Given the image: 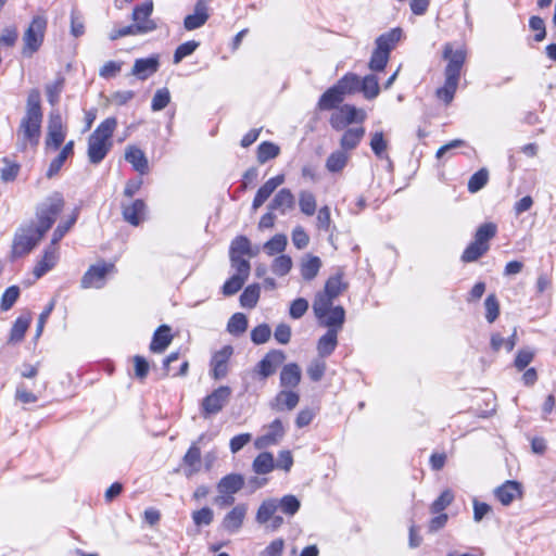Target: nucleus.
<instances>
[{
  "label": "nucleus",
  "mask_w": 556,
  "mask_h": 556,
  "mask_svg": "<svg viewBox=\"0 0 556 556\" xmlns=\"http://www.w3.org/2000/svg\"><path fill=\"white\" fill-rule=\"evenodd\" d=\"M42 110L38 89H31L27 97L25 114L16 130V146L26 151L36 148L41 137Z\"/></svg>",
  "instance_id": "f257e3e1"
},
{
  "label": "nucleus",
  "mask_w": 556,
  "mask_h": 556,
  "mask_svg": "<svg viewBox=\"0 0 556 556\" xmlns=\"http://www.w3.org/2000/svg\"><path fill=\"white\" fill-rule=\"evenodd\" d=\"M117 126L115 117L101 122L88 138V159L91 164L101 163L113 146L112 137Z\"/></svg>",
  "instance_id": "f03ea898"
},
{
  "label": "nucleus",
  "mask_w": 556,
  "mask_h": 556,
  "mask_svg": "<svg viewBox=\"0 0 556 556\" xmlns=\"http://www.w3.org/2000/svg\"><path fill=\"white\" fill-rule=\"evenodd\" d=\"M43 235L34 224L18 228L14 235L11 257L17 258L28 254L42 239Z\"/></svg>",
  "instance_id": "7ed1b4c3"
},
{
  "label": "nucleus",
  "mask_w": 556,
  "mask_h": 556,
  "mask_svg": "<svg viewBox=\"0 0 556 556\" xmlns=\"http://www.w3.org/2000/svg\"><path fill=\"white\" fill-rule=\"evenodd\" d=\"M47 28V18L42 15L35 16L24 33L23 54L30 56L41 47Z\"/></svg>",
  "instance_id": "20e7f679"
},
{
  "label": "nucleus",
  "mask_w": 556,
  "mask_h": 556,
  "mask_svg": "<svg viewBox=\"0 0 556 556\" xmlns=\"http://www.w3.org/2000/svg\"><path fill=\"white\" fill-rule=\"evenodd\" d=\"M63 207L64 199L60 193H54L48 198L45 203H42V205L37 210V227L41 232L46 233L51 228Z\"/></svg>",
  "instance_id": "39448f33"
},
{
  "label": "nucleus",
  "mask_w": 556,
  "mask_h": 556,
  "mask_svg": "<svg viewBox=\"0 0 556 556\" xmlns=\"http://www.w3.org/2000/svg\"><path fill=\"white\" fill-rule=\"evenodd\" d=\"M66 137V127L63 124L59 111H52L49 114L48 131L46 137V148L58 150Z\"/></svg>",
  "instance_id": "423d86ee"
},
{
  "label": "nucleus",
  "mask_w": 556,
  "mask_h": 556,
  "mask_svg": "<svg viewBox=\"0 0 556 556\" xmlns=\"http://www.w3.org/2000/svg\"><path fill=\"white\" fill-rule=\"evenodd\" d=\"M443 59L447 61L444 70V77L460 79V72L466 61V50L460 48L453 50L452 43L443 47Z\"/></svg>",
  "instance_id": "0eeeda50"
},
{
  "label": "nucleus",
  "mask_w": 556,
  "mask_h": 556,
  "mask_svg": "<svg viewBox=\"0 0 556 556\" xmlns=\"http://www.w3.org/2000/svg\"><path fill=\"white\" fill-rule=\"evenodd\" d=\"M230 396L231 389L227 386H222L214 390L211 394L206 395L202 401V410L204 417L219 413L229 402Z\"/></svg>",
  "instance_id": "6e6552de"
},
{
  "label": "nucleus",
  "mask_w": 556,
  "mask_h": 556,
  "mask_svg": "<svg viewBox=\"0 0 556 556\" xmlns=\"http://www.w3.org/2000/svg\"><path fill=\"white\" fill-rule=\"evenodd\" d=\"M114 268L113 264L104 262L90 266L81 278V288H102L105 285L106 275L112 273Z\"/></svg>",
  "instance_id": "1a4fd4ad"
},
{
  "label": "nucleus",
  "mask_w": 556,
  "mask_h": 556,
  "mask_svg": "<svg viewBox=\"0 0 556 556\" xmlns=\"http://www.w3.org/2000/svg\"><path fill=\"white\" fill-rule=\"evenodd\" d=\"M286 354L281 350H270L256 365L255 371L262 379L274 375L285 362Z\"/></svg>",
  "instance_id": "9d476101"
},
{
  "label": "nucleus",
  "mask_w": 556,
  "mask_h": 556,
  "mask_svg": "<svg viewBox=\"0 0 556 556\" xmlns=\"http://www.w3.org/2000/svg\"><path fill=\"white\" fill-rule=\"evenodd\" d=\"M285 433L286 430L281 420L275 419L266 427L265 433L256 438L254 445L258 450L267 448L277 444L283 438Z\"/></svg>",
  "instance_id": "9b49d317"
},
{
  "label": "nucleus",
  "mask_w": 556,
  "mask_h": 556,
  "mask_svg": "<svg viewBox=\"0 0 556 556\" xmlns=\"http://www.w3.org/2000/svg\"><path fill=\"white\" fill-rule=\"evenodd\" d=\"M233 353L231 345H225L215 352L211 359V375L215 380L226 377L228 372V362Z\"/></svg>",
  "instance_id": "f8f14e48"
},
{
  "label": "nucleus",
  "mask_w": 556,
  "mask_h": 556,
  "mask_svg": "<svg viewBox=\"0 0 556 556\" xmlns=\"http://www.w3.org/2000/svg\"><path fill=\"white\" fill-rule=\"evenodd\" d=\"M248 513V505L244 503L237 504L229 510L222 520V528L228 533H237L243 525Z\"/></svg>",
  "instance_id": "ddd939ff"
},
{
  "label": "nucleus",
  "mask_w": 556,
  "mask_h": 556,
  "mask_svg": "<svg viewBox=\"0 0 556 556\" xmlns=\"http://www.w3.org/2000/svg\"><path fill=\"white\" fill-rule=\"evenodd\" d=\"M147 206L143 200H135L131 203L122 204L124 219L132 226H139L146 216Z\"/></svg>",
  "instance_id": "4468645a"
},
{
  "label": "nucleus",
  "mask_w": 556,
  "mask_h": 556,
  "mask_svg": "<svg viewBox=\"0 0 556 556\" xmlns=\"http://www.w3.org/2000/svg\"><path fill=\"white\" fill-rule=\"evenodd\" d=\"M153 11L152 2H144L137 5L132 11V21L135 25L147 27L144 34L151 33L156 29V24L150 18Z\"/></svg>",
  "instance_id": "2eb2a0df"
},
{
  "label": "nucleus",
  "mask_w": 556,
  "mask_h": 556,
  "mask_svg": "<svg viewBox=\"0 0 556 556\" xmlns=\"http://www.w3.org/2000/svg\"><path fill=\"white\" fill-rule=\"evenodd\" d=\"M285 175L280 174L270 179H268L256 192L252 207L253 210L260 208L266 200L271 195V193L285 182Z\"/></svg>",
  "instance_id": "dca6fc26"
},
{
  "label": "nucleus",
  "mask_w": 556,
  "mask_h": 556,
  "mask_svg": "<svg viewBox=\"0 0 556 556\" xmlns=\"http://www.w3.org/2000/svg\"><path fill=\"white\" fill-rule=\"evenodd\" d=\"M208 17L206 1L199 0L194 5V12L185 17L184 26L187 30H194L203 26Z\"/></svg>",
  "instance_id": "f3484780"
},
{
  "label": "nucleus",
  "mask_w": 556,
  "mask_h": 556,
  "mask_svg": "<svg viewBox=\"0 0 556 556\" xmlns=\"http://www.w3.org/2000/svg\"><path fill=\"white\" fill-rule=\"evenodd\" d=\"M59 260V248L58 245H50L45 250L41 260L37 263L34 268V276L36 278L42 277L46 273L51 270L58 263Z\"/></svg>",
  "instance_id": "a211bd4d"
},
{
  "label": "nucleus",
  "mask_w": 556,
  "mask_h": 556,
  "mask_svg": "<svg viewBox=\"0 0 556 556\" xmlns=\"http://www.w3.org/2000/svg\"><path fill=\"white\" fill-rule=\"evenodd\" d=\"M294 206V195L290 189H280L268 205L270 211H279L285 215L289 210Z\"/></svg>",
  "instance_id": "6ab92c4d"
},
{
  "label": "nucleus",
  "mask_w": 556,
  "mask_h": 556,
  "mask_svg": "<svg viewBox=\"0 0 556 556\" xmlns=\"http://www.w3.org/2000/svg\"><path fill=\"white\" fill-rule=\"evenodd\" d=\"M125 160L132 165V167L140 173L141 175H144L149 170V164L148 159L144 154V152L135 147L130 146L125 151Z\"/></svg>",
  "instance_id": "aec40b11"
},
{
  "label": "nucleus",
  "mask_w": 556,
  "mask_h": 556,
  "mask_svg": "<svg viewBox=\"0 0 556 556\" xmlns=\"http://www.w3.org/2000/svg\"><path fill=\"white\" fill-rule=\"evenodd\" d=\"M521 485L517 481H506L501 486L496 488L494 493L496 498L503 505H509L517 496L521 494Z\"/></svg>",
  "instance_id": "412c9836"
},
{
  "label": "nucleus",
  "mask_w": 556,
  "mask_h": 556,
  "mask_svg": "<svg viewBox=\"0 0 556 556\" xmlns=\"http://www.w3.org/2000/svg\"><path fill=\"white\" fill-rule=\"evenodd\" d=\"M244 485V479L239 473H230L223 477L217 483V492L219 494H231L238 493Z\"/></svg>",
  "instance_id": "4be33fe9"
},
{
  "label": "nucleus",
  "mask_w": 556,
  "mask_h": 556,
  "mask_svg": "<svg viewBox=\"0 0 556 556\" xmlns=\"http://www.w3.org/2000/svg\"><path fill=\"white\" fill-rule=\"evenodd\" d=\"M173 337L170 334V328L166 325L160 326L152 338L150 350L153 353H162L170 344Z\"/></svg>",
  "instance_id": "5701e85b"
},
{
  "label": "nucleus",
  "mask_w": 556,
  "mask_h": 556,
  "mask_svg": "<svg viewBox=\"0 0 556 556\" xmlns=\"http://www.w3.org/2000/svg\"><path fill=\"white\" fill-rule=\"evenodd\" d=\"M301 368L295 363L285 365L280 372V384L283 388H295L301 381Z\"/></svg>",
  "instance_id": "b1692460"
},
{
  "label": "nucleus",
  "mask_w": 556,
  "mask_h": 556,
  "mask_svg": "<svg viewBox=\"0 0 556 556\" xmlns=\"http://www.w3.org/2000/svg\"><path fill=\"white\" fill-rule=\"evenodd\" d=\"M159 68V58L151 56L147 59H138L132 66V74L140 79H146Z\"/></svg>",
  "instance_id": "393cba45"
},
{
  "label": "nucleus",
  "mask_w": 556,
  "mask_h": 556,
  "mask_svg": "<svg viewBox=\"0 0 556 556\" xmlns=\"http://www.w3.org/2000/svg\"><path fill=\"white\" fill-rule=\"evenodd\" d=\"M338 345V330L328 329V331L319 338L317 343V352L320 357H327L333 353Z\"/></svg>",
  "instance_id": "a878e982"
},
{
  "label": "nucleus",
  "mask_w": 556,
  "mask_h": 556,
  "mask_svg": "<svg viewBox=\"0 0 556 556\" xmlns=\"http://www.w3.org/2000/svg\"><path fill=\"white\" fill-rule=\"evenodd\" d=\"M402 29L396 27L391 30L380 35L376 39V49L380 51H384L390 54L391 50L395 47V45L401 40Z\"/></svg>",
  "instance_id": "bb28decb"
},
{
  "label": "nucleus",
  "mask_w": 556,
  "mask_h": 556,
  "mask_svg": "<svg viewBox=\"0 0 556 556\" xmlns=\"http://www.w3.org/2000/svg\"><path fill=\"white\" fill-rule=\"evenodd\" d=\"M364 135V127H353L346 129L340 140L341 150L348 153V151L356 149Z\"/></svg>",
  "instance_id": "cd10ccee"
},
{
  "label": "nucleus",
  "mask_w": 556,
  "mask_h": 556,
  "mask_svg": "<svg viewBox=\"0 0 556 556\" xmlns=\"http://www.w3.org/2000/svg\"><path fill=\"white\" fill-rule=\"evenodd\" d=\"M201 451L197 443H193L185 454L182 462L186 466L185 475L191 477L200 470Z\"/></svg>",
  "instance_id": "c85d7f7f"
},
{
  "label": "nucleus",
  "mask_w": 556,
  "mask_h": 556,
  "mask_svg": "<svg viewBox=\"0 0 556 556\" xmlns=\"http://www.w3.org/2000/svg\"><path fill=\"white\" fill-rule=\"evenodd\" d=\"M300 396L293 391L282 390L276 397L275 402L271 403V407L276 410H292L299 403Z\"/></svg>",
  "instance_id": "c756f323"
},
{
  "label": "nucleus",
  "mask_w": 556,
  "mask_h": 556,
  "mask_svg": "<svg viewBox=\"0 0 556 556\" xmlns=\"http://www.w3.org/2000/svg\"><path fill=\"white\" fill-rule=\"evenodd\" d=\"M370 148L374 154L381 160H387L389 162L390 167H392V162L387 153L389 148V142L384 138L382 131H375L370 135Z\"/></svg>",
  "instance_id": "7c9ffc66"
},
{
  "label": "nucleus",
  "mask_w": 556,
  "mask_h": 556,
  "mask_svg": "<svg viewBox=\"0 0 556 556\" xmlns=\"http://www.w3.org/2000/svg\"><path fill=\"white\" fill-rule=\"evenodd\" d=\"M343 276L344 273L341 268H339L334 275L330 276L325 285V293L336 299L345 291L348 289V282L343 281Z\"/></svg>",
  "instance_id": "2f4dec72"
},
{
  "label": "nucleus",
  "mask_w": 556,
  "mask_h": 556,
  "mask_svg": "<svg viewBox=\"0 0 556 556\" xmlns=\"http://www.w3.org/2000/svg\"><path fill=\"white\" fill-rule=\"evenodd\" d=\"M243 255L254 257L256 252H253L251 241L245 236H237L230 243L229 256L242 257Z\"/></svg>",
  "instance_id": "473e14b6"
},
{
  "label": "nucleus",
  "mask_w": 556,
  "mask_h": 556,
  "mask_svg": "<svg viewBox=\"0 0 556 556\" xmlns=\"http://www.w3.org/2000/svg\"><path fill=\"white\" fill-rule=\"evenodd\" d=\"M343 97L342 91H340L337 85H334L323 93L318 101V108L321 111L334 109L343 101Z\"/></svg>",
  "instance_id": "72a5a7b5"
},
{
  "label": "nucleus",
  "mask_w": 556,
  "mask_h": 556,
  "mask_svg": "<svg viewBox=\"0 0 556 556\" xmlns=\"http://www.w3.org/2000/svg\"><path fill=\"white\" fill-rule=\"evenodd\" d=\"M31 321V316L29 313L25 315H21L13 324L10 333V342L16 343L21 342L24 339L25 332L27 331L29 324Z\"/></svg>",
  "instance_id": "f704fd0d"
},
{
  "label": "nucleus",
  "mask_w": 556,
  "mask_h": 556,
  "mask_svg": "<svg viewBox=\"0 0 556 556\" xmlns=\"http://www.w3.org/2000/svg\"><path fill=\"white\" fill-rule=\"evenodd\" d=\"M349 162V154L343 150H337L326 160V168L330 173H340Z\"/></svg>",
  "instance_id": "c9c22d12"
},
{
  "label": "nucleus",
  "mask_w": 556,
  "mask_h": 556,
  "mask_svg": "<svg viewBox=\"0 0 556 556\" xmlns=\"http://www.w3.org/2000/svg\"><path fill=\"white\" fill-rule=\"evenodd\" d=\"M323 319V324L329 329H337L339 331L345 320V311L342 306L331 307Z\"/></svg>",
  "instance_id": "e433bc0d"
},
{
  "label": "nucleus",
  "mask_w": 556,
  "mask_h": 556,
  "mask_svg": "<svg viewBox=\"0 0 556 556\" xmlns=\"http://www.w3.org/2000/svg\"><path fill=\"white\" fill-rule=\"evenodd\" d=\"M278 510V500L268 498L265 500L258 507L256 513V521L261 525H266L269 522L270 518Z\"/></svg>",
  "instance_id": "4c0bfd02"
},
{
  "label": "nucleus",
  "mask_w": 556,
  "mask_h": 556,
  "mask_svg": "<svg viewBox=\"0 0 556 556\" xmlns=\"http://www.w3.org/2000/svg\"><path fill=\"white\" fill-rule=\"evenodd\" d=\"M459 79L445 77L444 85L437 89V98L443 101L445 104H450L456 93Z\"/></svg>",
  "instance_id": "58836bf2"
},
{
  "label": "nucleus",
  "mask_w": 556,
  "mask_h": 556,
  "mask_svg": "<svg viewBox=\"0 0 556 556\" xmlns=\"http://www.w3.org/2000/svg\"><path fill=\"white\" fill-rule=\"evenodd\" d=\"M299 207L306 216H313L316 213L317 201L313 192L301 190L299 192Z\"/></svg>",
  "instance_id": "ea45409f"
},
{
  "label": "nucleus",
  "mask_w": 556,
  "mask_h": 556,
  "mask_svg": "<svg viewBox=\"0 0 556 556\" xmlns=\"http://www.w3.org/2000/svg\"><path fill=\"white\" fill-rule=\"evenodd\" d=\"M359 91H362L364 97L368 100L377 98L380 92L377 76L370 74L366 75L363 79H361Z\"/></svg>",
  "instance_id": "a19ab883"
},
{
  "label": "nucleus",
  "mask_w": 556,
  "mask_h": 556,
  "mask_svg": "<svg viewBox=\"0 0 556 556\" xmlns=\"http://www.w3.org/2000/svg\"><path fill=\"white\" fill-rule=\"evenodd\" d=\"M321 267V261L318 256H308L301 264V275L305 280L314 279Z\"/></svg>",
  "instance_id": "79ce46f5"
},
{
  "label": "nucleus",
  "mask_w": 556,
  "mask_h": 556,
  "mask_svg": "<svg viewBox=\"0 0 556 556\" xmlns=\"http://www.w3.org/2000/svg\"><path fill=\"white\" fill-rule=\"evenodd\" d=\"M489 249L490 245H482L473 240L463 252L462 261L465 263L476 262L481 256H483L489 251Z\"/></svg>",
  "instance_id": "37998d69"
},
{
  "label": "nucleus",
  "mask_w": 556,
  "mask_h": 556,
  "mask_svg": "<svg viewBox=\"0 0 556 556\" xmlns=\"http://www.w3.org/2000/svg\"><path fill=\"white\" fill-rule=\"evenodd\" d=\"M279 153L280 148L277 144L270 141H264L257 148V161L264 164L269 160L276 159Z\"/></svg>",
  "instance_id": "c03bdc74"
},
{
  "label": "nucleus",
  "mask_w": 556,
  "mask_h": 556,
  "mask_svg": "<svg viewBox=\"0 0 556 556\" xmlns=\"http://www.w3.org/2000/svg\"><path fill=\"white\" fill-rule=\"evenodd\" d=\"M275 467L274 457L270 453L264 452L257 455L253 462V470L258 475H266Z\"/></svg>",
  "instance_id": "a18cd8bd"
},
{
  "label": "nucleus",
  "mask_w": 556,
  "mask_h": 556,
  "mask_svg": "<svg viewBox=\"0 0 556 556\" xmlns=\"http://www.w3.org/2000/svg\"><path fill=\"white\" fill-rule=\"evenodd\" d=\"M333 298H330L327 293H319L313 304V309L318 319H323L328 314V311L332 307Z\"/></svg>",
  "instance_id": "49530a36"
},
{
  "label": "nucleus",
  "mask_w": 556,
  "mask_h": 556,
  "mask_svg": "<svg viewBox=\"0 0 556 556\" xmlns=\"http://www.w3.org/2000/svg\"><path fill=\"white\" fill-rule=\"evenodd\" d=\"M336 85L343 96L345 93H354L359 91L361 78L355 74H346Z\"/></svg>",
  "instance_id": "de8ad7c7"
},
{
  "label": "nucleus",
  "mask_w": 556,
  "mask_h": 556,
  "mask_svg": "<svg viewBox=\"0 0 556 556\" xmlns=\"http://www.w3.org/2000/svg\"><path fill=\"white\" fill-rule=\"evenodd\" d=\"M260 299V286L250 285L240 295V304L247 308H253Z\"/></svg>",
  "instance_id": "09e8293b"
},
{
  "label": "nucleus",
  "mask_w": 556,
  "mask_h": 556,
  "mask_svg": "<svg viewBox=\"0 0 556 556\" xmlns=\"http://www.w3.org/2000/svg\"><path fill=\"white\" fill-rule=\"evenodd\" d=\"M496 225L493 223L482 224L475 233V241L480 244L490 245L489 241L496 235Z\"/></svg>",
  "instance_id": "8fccbe9b"
},
{
  "label": "nucleus",
  "mask_w": 556,
  "mask_h": 556,
  "mask_svg": "<svg viewBox=\"0 0 556 556\" xmlns=\"http://www.w3.org/2000/svg\"><path fill=\"white\" fill-rule=\"evenodd\" d=\"M146 29H147V27L131 24V25L124 26V27H121L117 29H113L109 34V39L114 41V40H117L118 38L126 37V36L144 35Z\"/></svg>",
  "instance_id": "3c124183"
},
{
  "label": "nucleus",
  "mask_w": 556,
  "mask_h": 556,
  "mask_svg": "<svg viewBox=\"0 0 556 556\" xmlns=\"http://www.w3.org/2000/svg\"><path fill=\"white\" fill-rule=\"evenodd\" d=\"M248 328V319L244 314L242 313H236L233 314L227 325V330L231 334H241L243 333Z\"/></svg>",
  "instance_id": "603ef678"
},
{
  "label": "nucleus",
  "mask_w": 556,
  "mask_h": 556,
  "mask_svg": "<svg viewBox=\"0 0 556 556\" xmlns=\"http://www.w3.org/2000/svg\"><path fill=\"white\" fill-rule=\"evenodd\" d=\"M300 507L301 503L294 495H285L278 501V509L288 516L295 515Z\"/></svg>",
  "instance_id": "864d4df0"
},
{
  "label": "nucleus",
  "mask_w": 556,
  "mask_h": 556,
  "mask_svg": "<svg viewBox=\"0 0 556 556\" xmlns=\"http://www.w3.org/2000/svg\"><path fill=\"white\" fill-rule=\"evenodd\" d=\"M489 180V172L486 168H481L476 172L468 181V190L471 193H476L481 190Z\"/></svg>",
  "instance_id": "5fc2aeb1"
},
{
  "label": "nucleus",
  "mask_w": 556,
  "mask_h": 556,
  "mask_svg": "<svg viewBox=\"0 0 556 556\" xmlns=\"http://www.w3.org/2000/svg\"><path fill=\"white\" fill-rule=\"evenodd\" d=\"M199 46L200 42L195 40L186 41L179 45L174 52V64L180 63L186 56L192 54L198 49Z\"/></svg>",
  "instance_id": "6e6d98bb"
},
{
  "label": "nucleus",
  "mask_w": 556,
  "mask_h": 556,
  "mask_svg": "<svg viewBox=\"0 0 556 556\" xmlns=\"http://www.w3.org/2000/svg\"><path fill=\"white\" fill-rule=\"evenodd\" d=\"M287 242V237L279 233L264 244V250L268 255H275L285 251Z\"/></svg>",
  "instance_id": "4d7b16f0"
},
{
  "label": "nucleus",
  "mask_w": 556,
  "mask_h": 556,
  "mask_svg": "<svg viewBox=\"0 0 556 556\" xmlns=\"http://www.w3.org/2000/svg\"><path fill=\"white\" fill-rule=\"evenodd\" d=\"M77 210L73 213V215L64 223H61L53 231L51 244L58 245V243L62 240V238L66 235V232L73 227V225L77 220Z\"/></svg>",
  "instance_id": "13d9d810"
},
{
  "label": "nucleus",
  "mask_w": 556,
  "mask_h": 556,
  "mask_svg": "<svg viewBox=\"0 0 556 556\" xmlns=\"http://www.w3.org/2000/svg\"><path fill=\"white\" fill-rule=\"evenodd\" d=\"M485 318L492 324L500 315V303L495 294H489L484 301Z\"/></svg>",
  "instance_id": "bf43d9fd"
},
{
  "label": "nucleus",
  "mask_w": 556,
  "mask_h": 556,
  "mask_svg": "<svg viewBox=\"0 0 556 556\" xmlns=\"http://www.w3.org/2000/svg\"><path fill=\"white\" fill-rule=\"evenodd\" d=\"M20 295V289L16 286L9 287L1 296L0 309L3 312L9 311Z\"/></svg>",
  "instance_id": "052dcab7"
},
{
  "label": "nucleus",
  "mask_w": 556,
  "mask_h": 556,
  "mask_svg": "<svg viewBox=\"0 0 556 556\" xmlns=\"http://www.w3.org/2000/svg\"><path fill=\"white\" fill-rule=\"evenodd\" d=\"M292 268V260L288 255H280L273 262L271 269L277 276H286Z\"/></svg>",
  "instance_id": "680f3d73"
},
{
  "label": "nucleus",
  "mask_w": 556,
  "mask_h": 556,
  "mask_svg": "<svg viewBox=\"0 0 556 556\" xmlns=\"http://www.w3.org/2000/svg\"><path fill=\"white\" fill-rule=\"evenodd\" d=\"M389 56L390 54L386 53L384 51L375 49L369 61V68L374 72L383 71L389 61Z\"/></svg>",
  "instance_id": "e2e57ef3"
},
{
  "label": "nucleus",
  "mask_w": 556,
  "mask_h": 556,
  "mask_svg": "<svg viewBox=\"0 0 556 556\" xmlns=\"http://www.w3.org/2000/svg\"><path fill=\"white\" fill-rule=\"evenodd\" d=\"M248 279L238 275H232L223 286V294L230 296L236 294L243 287Z\"/></svg>",
  "instance_id": "0e129e2a"
},
{
  "label": "nucleus",
  "mask_w": 556,
  "mask_h": 556,
  "mask_svg": "<svg viewBox=\"0 0 556 556\" xmlns=\"http://www.w3.org/2000/svg\"><path fill=\"white\" fill-rule=\"evenodd\" d=\"M170 101V93L167 88L156 90L152 98L151 109L152 111H161L165 109Z\"/></svg>",
  "instance_id": "69168bd1"
},
{
  "label": "nucleus",
  "mask_w": 556,
  "mask_h": 556,
  "mask_svg": "<svg viewBox=\"0 0 556 556\" xmlns=\"http://www.w3.org/2000/svg\"><path fill=\"white\" fill-rule=\"evenodd\" d=\"M454 500V494L451 490H445L441 495L432 503L430 510L432 514H439L443 511Z\"/></svg>",
  "instance_id": "338daca9"
},
{
  "label": "nucleus",
  "mask_w": 556,
  "mask_h": 556,
  "mask_svg": "<svg viewBox=\"0 0 556 556\" xmlns=\"http://www.w3.org/2000/svg\"><path fill=\"white\" fill-rule=\"evenodd\" d=\"M271 334V329L267 324H261L251 331V340L254 344L266 343Z\"/></svg>",
  "instance_id": "774afa93"
}]
</instances>
